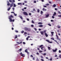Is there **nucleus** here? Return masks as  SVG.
<instances>
[{
  "instance_id": "62",
  "label": "nucleus",
  "mask_w": 61,
  "mask_h": 61,
  "mask_svg": "<svg viewBox=\"0 0 61 61\" xmlns=\"http://www.w3.org/2000/svg\"><path fill=\"white\" fill-rule=\"evenodd\" d=\"M25 20H24L23 21V23H25Z\"/></svg>"
},
{
  "instance_id": "17",
  "label": "nucleus",
  "mask_w": 61,
  "mask_h": 61,
  "mask_svg": "<svg viewBox=\"0 0 61 61\" xmlns=\"http://www.w3.org/2000/svg\"><path fill=\"white\" fill-rule=\"evenodd\" d=\"M39 27H42V26H43L42 25H39Z\"/></svg>"
},
{
  "instance_id": "14",
  "label": "nucleus",
  "mask_w": 61,
  "mask_h": 61,
  "mask_svg": "<svg viewBox=\"0 0 61 61\" xmlns=\"http://www.w3.org/2000/svg\"><path fill=\"white\" fill-rule=\"evenodd\" d=\"M43 46V45H42L40 46H39V47H40V48H41V47Z\"/></svg>"
},
{
  "instance_id": "55",
  "label": "nucleus",
  "mask_w": 61,
  "mask_h": 61,
  "mask_svg": "<svg viewBox=\"0 0 61 61\" xmlns=\"http://www.w3.org/2000/svg\"><path fill=\"white\" fill-rule=\"evenodd\" d=\"M46 53H44L43 54V56H46Z\"/></svg>"
},
{
  "instance_id": "23",
  "label": "nucleus",
  "mask_w": 61,
  "mask_h": 61,
  "mask_svg": "<svg viewBox=\"0 0 61 61\" xmlns=\"http://www.w3.org/2000/svg\"><path fill=\"white\" fill-rule=\"evenodd\" d=\"M56 15V12H54V14L53 15Z\"/></svg>"
},
{
  "instance_id": "37",
  "label": "nucleus",
  "mask_w": 61,
  "mask_h": 61,
  "mask_svg": "<svg viewBox=\"0 0 61 61\" xmlns=\"http://www.w3.org/2000/svg\"><path fill=\"white\" fill-rule=\"evenodd\" d=\"M24 32V31L22 30V31L21 32V33H23Z\"/></svg>"
},
{
  "instance_id": "7",
  "label": "nucleus",
  "mask_w": 61,
  "mask_h": 61,
  "mask_svg": "<svg viewBox=\"0 0 61 61\" xmlns=\"http://www.w3.org/2000/svg\"><path fill=\"white\" fill-rule=\"evenodd\" d=\"M40 32L41 33V35H43L44 34V32L43 31H40Z\"/></svg>"
},
{
  "instance_id": "48",
  "label": "nucleus",
  "mask_w": 61,
  "mask_h": 61,
  "mask_svg": "<svg viewBox=\"0 0 61 61\" xmlns=\"http://www.w3.org/2000/svg\"><path fill=\"white\" fill-rule=\"evenodd\" d=\"M52 18H53V19H54V18H55V17L53 16H52Z\"/></svg>"
},
{
  "instance_id": "40",
  "label": "nucleus",
  "mask_w": 61,
  "mask_h": 61,
  "mask_svg": "<svg viewBox=\"0 0 61 61\" xmlns=\"http://www.w3.org/2000/svg\"><path fill=\"white\" fill-rule=\"evenodd\" d=\"M24 34L25 35H26V34H27V33H26V32H24Z\"/></svg>"
},
{
  "instance_id": "51",
  "label": "nucleus",
  "mask_w": 61,
  "mask_h": 61,
  "mask_svg": "<svg viewBox=\"0 0 61 61\" xmlns=\"http://www.w3.org/2000/svg\"><path fill=\"white\" fill-rule=\"evenodd\" d=\"M44 48V47H41V49L42 50H43V48Z\"/></svg>"
},
{
  "instance_id": "54",
  "label": "nucleus",
  "mask_w": 61,
  "mask_h": 61,
  "mask_svg": "<svg viewBox=\"0 0 61 61\" xmlns=\"http://www.w3.org/2000/svg\"><path fill=\"white\" fill-rule=\"evenodd\" d=\"M29 15H31V13H30L29 14Z\"/></svg>"
},
{
  "instance_id": "27",
  "label": "nucleus",
  "mask_w": 61,
  "mask_h": 61,
  "mask_svg": "<svg viewBox=\"0 0 61 61\" xmlns=\"http://www.w3.org/2000/svg\"><path fill=\"white\" fill-rule=\"evenodd\" d=\"M48 50H50V49H51L50 47H48Z\"/></svg>"
},
{
  "instance_id": "21",
  "label": "nucleus",
  "mask_w": 61,
  "mask_h": 61,
  "mask_svg": "<svg viewBox=\"0 0 61 61\" xmlns=\"http://www.w3.org/2000/svg\"><path fill=\"white\" fill-rule=\"evenodd\" d=\"M41 15H42L43 14V12L42 11H41Z\"/></svg>"
},
{
  "instance_id": "30",
  "label": "nucleus",
  "mask_w": 61,
  "mask_h": 61,
  "mask_svg": "<svg viewBox=\"0 0 61 61\" xmlns=\"http://www.w3.org/2000/svg\"><path fill=\"white\" fill-rule=\"evenodd\" d=\"M9 1L10 2V3H12V1L11 0H9Z\"/></svg>"
},
{
  "instance_id": "41",
  "label": "nucleus",
  "mask_w": 61,
  "mask_h": 61,
  "mask_svg": "<svg viewBox=\"0 0 61 61\" xmlns=\"http://www.w3.org/2000/svg\"><path fill=\"white\" fill-rule=\"evenodd\" d=\"M32 23H33V24L34 23V21L33 20H32Z\"/></svg>"
},
{
  "instance_id": "2",
  "label": "nucleus",
  "mask_w": 61,
  "mask_h": 61,
  "mask_svg": "<svg viewBox=\"0 0 61 61\" xmlns=\"http://www.w3.org/2000/svg\"><path fill=\"white\" fill-rule=\"evenodd\" d=\"M46 41H47V42H48L49 43H52V42L49 41L48 40H46Z\"/></svg>"
},
{
  "instance_id": "31",
  "label": "nucleus",
  "mask_w": 61,
  "mask_h": 61,
  "mask_svg": "<svg viewBox=\"0 0 61 61\" xmlns=\"http://www.w3.org/2000/svg\"><path fill=\"white\" fill-rule=\"evenodd\" d=\"M15 21V20H12V21H10V22H14Z\"/></svg>"
},
{
  "instance_id": "61",
  "label": "nucleus",
  "mask_w": 61,
  "mask_h": 61,
  "mask_svg": "<svg viewBox=\"0 0 61 61\" xmlns=\"http://www.w3.org/2000/svg\"><path fill=\"white\" fill-rule=\"evenodd\" d=\"M24 9H26V7H25L24 8Z\"/></svg>"
},
{
  "instance_id": "38",
  "label": "nucleus",
  "mask_w": 61,
  "mask_h": 61,
  "mask_svg": "<svg viewBox=\"0 0 61 61\" xmlns=\"http://www.w3.org/2000/svg\"><path fill=\"white\" fill-rule=\"evenodd\" d=\"M31 27H34V25H31Z\"/></svg>"
},
{
  "instance_id": "4",
  "label": "nucleus",
  "mask_w": 61,
  "mask_h": 61,
  "mask_svg": "<svg viewBox=\"0 0 61 61\" xmlns=\"http://www.w3.org/2000/svg\"><path fill=\"white\" fill-rule=\"evenodd\" d=\"M7 5H8V6H9V5H10V4L9 2V1H7Z\"/></svg>"
},
{
  "instance_id": "16",
  "label": "nucleus",
  "mask_w": 61,
  "mask_h": 61,
  "mask_svg": "<svg viewBox=\"0 0 61 61\" xmlns=\"http://www.w3.org/2000/svg\"><path fill=\"white\" fill-rule=\"evenodd\" d=\"M56 6V4H54L53 5V7H55Z\"/></svg>"
},
{
  "instance_id": "24",
  "label": "nucleus",
  "mask_w": 61,
  "mask_h": 61,
  "mask_svg": "<svg viewBox=\"0 0 61 61\" xmlns=\"http://www.w3.org/2000/svg\"><path fill=\"white\" fill-rule=\"evenodd\" d=\"M13 5H14L13 6L14 7H15V6H16V5H15V4H13Z\"/></svg>"
},
{
  "instance_id": "11",
  "label": "nucleus",
  "mask_w": 61,
  "mask_h": 61,
  "mask_svg": "<svg viewBox=\"0 0 61 61\" xmlns=\"http://www.w3.org/2000/svg\"><path fill=\"white\" fill-rule=\"evenodd\" d=\"M18 5H22V3H18Z\"/></svg>"
},
{
  "instance_id": "25",
  "label": "nucleus",
  "mask_w": 61,
  "mask_h": 61,
  "mask_svg": "<svg viewBox=\"0 0 61 61\" xmlns=\"http://www.w3.org/2000/svg\"><path fill=\"white\" fill-rule=\"evenodd\" d=\"M7 10L8 11H9L10 10V7H9L8 9H7Z\"/></svg>"
},
{
  "instance_id": "45",
  "label": "nucleus",
  "mask_w": 61,
  "mask_h": 61,
  "mask_svg": "<svg viewBox=\"0 0 61 61\" xmlns=\"http://www.w3.org/2000/svg\"><path fill=\"white\" fill-rule=\"evenodd\" d=\"M23 44L24 45H25V42H23Z\"/></svg>"
},
{
  "instance_id": "35",
  "label": "nucleus",
  "mask_w": 61,
  "mask_h": 61,
  "mask_svg": "<svg viewBox=\"0 0 61 61\" xmlns=\"http://www.w3.org/2000/svg\"><path fill=\"white\" fill-rule=\"evenodd\" d=\"M15 32H16V33H18V31L17 30H15Z\"/></svg>"
},
{
  "instance_id": "12",
  "label": "nucleus",
  "mask_w": 61,
  "mask_h": 61,
  "mask_svg": "<svg viewBox=\"0 0 61 61\" xmlns=\"http://www.w3.org/2000/svg\"><path fill=\"white\" fill-rule=\"evenodd\" d=\"M18 51H19V52H21L22 51V49L21 48L19 50H18Z\"/></svg>"
},
{
  "instance_id": "32",
  "label": "nucleus",
  "mask_w": 61,
  "mask_h": 61,
  "mask_svg": "<svg viewBox=\"0 0 61 61\" xmlns=\"http://www.w3.org/2000/svg\"><path fill=\"white\" fill-rule=\"evenodd\" d=\"M49 16V15H46V16L45 17V18H47V17H48Z\"/></svg>"
},
{
  "instance_id": "64",
  "label": "nucleus",
  "mask_w": 61,
  "mask_h": 61,
  "mask_svg": "<svg viewBox=\"0 0 61 61\" xmlns=\"http://www.w3.org/2000/svg\"><path fill=\"white\" fill-rule=\"evenodd\" d=\"M58 13L59 14H61V12L60 11H59L58 12Z\"/></svg>"
},
{
  "instance_id": "60",
  "label": "nucleus",
  "mask_w": 61,
  "mask_h": 61,
  "mask_svg": "<svg viewBox=\"0 0 61 61\" xmlns=\"http://www.w3.org/2000/svg\"><path fill=\"white\" fill-rule=\"evenodd\" d=\"M58 28H61V26H58Z\"/></svg>"
},
{
  "instance_id": "29",
  "label": "nucleus",
  "mask_w": 61,
  "mask_h": 61,
  "mask_svg": "<svg viewBox=\"0 0 61 61\" xmlns=\"http://www.w3.org/2000/svg\"><path fill=\"white\" fill-rule=\"evenodd\" d=\"M48 25H49V26H51V25L49 23L48 24Z\"/></svg>"
},
{
  "instance_id": "39",
  "label": "nucleus",
  "mask_w": 61,
  "mask_h": 61,
  "mask_svg": "<svg viewBox=\"0 0 61 61\" xmlns=\"http://www.w3.org/2000/svg\"><path fill=\"white\" fill-rule=\"evenodd\" d=\"M51 39H52V40H54V39L53 38H51Z\"/></svg>"
},
{
  "instance_id": "52",
  "label": "nucleus",
  "mask_w": 61,
  "mask_h": 61,
  "mask_svg": "<svg viewBox=\"0 0 61 61\" xmlns=\"http://www.w3.org/2000/svg\"><path fill=\"white\" fill-rule=\"evenodd\" d=\"M56 36L57 38H58V36H57V35H56Z\"/></svg>"
},
{
  "instance_id": "63",
  "label": "nucleus",
  "mask_w": 61,
  "mask_h": 61,
  "mask_svg": "<svg viewBox=\"0 0 61 61\" xmlns=\"http://www.w3.org/2000/svg\"><path fill=\"white\" fill-rule=\"evenodd\" d=\"M11 13H13V14H15V13L14 12H11Z\"/></svg>"
},
{
  "instance_id": "47",
  "label": "nucleus",
  "mask_w": 61,
  "mask_h": 61,
  "mask_svg": "<svg viewBox=\"0 0 61 61\" xmlns=\"http://www.w3.org/2000/svg\"><path fill=\"white\" fill-rule=\"evenodd\" d=\"M59 53H61V51H60V50H59Z\"/></svg>"
},
{
  "instance_id": "13",
  "label": "nucleus",
  "mask_w": 61,
  "mask_h": 61,
  "mask_svg": "<svg viewBox=\"0 0 61 61\" xmlns=\"http://www.w3.org/2000/svg\"><path fill=\"white\" fill-rule=\"evenodd\" d=\"M45 35L46 36V37H47V36H48V35H47V34H46V33H45Z\"/></svg>"
},
{
  "instance_id": "56",
  "label": "nucleus",
  "mask_w": 61,
  "mask_h": 61,
  "mask_svg": "<svg viewBox=\"0 0 61 61\" xmlns=\"http://www.w3.org/2000/svg\"><path fill=\"white\" fill-rule=\"evenodd\" d=\"M21 56H24V54H22V55H21Z\"/></svg>"
},
{
  "instance_id": "49",
  "label": "nucleus",
  "mask_w": 61,
  "mask_h": 61,
  "mask_svg": "<svg viewBox=\"0 0 61 61\" xmlns=\"http://www.w3.org/2000/svg\"><path fill=\"white\" fill-rule=\"evenodd\" d=\"M34 30H35V31H36L37 30L36 28H34Z\"/></svg>"
},
{
  "instance_id": "36",
  "label": "nucleus",
  "mask_w": 61,
  "mask_h": 61,
  "mask_svg": "<svg viewBox=\"0 0 61 61\" xmlns=\"http://www.w3.org/2000/svg\"><path fill=\"white\" fill-rule=\"evenodd\" d=\"M33 11H36V10H35V8H34L33 9Z\"/></svg>"
},
{
  "instance_id": "46",
  "label": "nucleus",
  "mask_w": 61,
  "mask_h": 61,
  "mask_svg": "<svg viewBox=\"0 0 61 61\" xmlns=\"http://www.w3.org/2000/svg\"><path fill=\"white\" fill-rule=\"evenodd\" d=\"M26 40H28V37L26 38Z\"/></svg>"
},
{
  "instance_id": "18",
  "label": "nucleus",
  "mask_w": 61,
  "mask_h": 61,
  "mask_svg": "<svg viewBox=\"0 0 61 61\" xmlns=\"http://www.w3.org/2000/svg\"><path fill=\"white\" fill-rule=\"evenodd\" d=\"M15 38L16 39V38H17V36L16 35H15Z\"/></svg>"
},
{
  "instance_id": "10",
  "label": "nucleus",
  "mask_w": 61,
  "mask_h": 61,
  "mask_svg": "<svg viewBox=\"0 0 61 61\" xmlns=\"http://www.w3.org/2000/svg\"><path fill=\"white\" fill-rule=\"evenodd\" d=\"M27 31H30L31 29L29 28H28Z\"/></svg>"
},
{
  "instance_id": "6",
  "label": "nucleus",
  "mask_w": 61,
  "mask_h": 61,
  "mask_svg": "<svg viewBox=\"0 0 61 61\" xmlns=\"http://www.w3.org/2000/svg\"><path fill=\"white\" fill-rule=\"evenodd\" d=\"M9 17V19H10V21H12V19H11V17L10 16Z\"/></svg>"
},
{
  "instance_id": "1",
  "label": "nucleus",
  "mask_w": 61,
  "mask_h": 61,
  "mask_svg": "<svg viewBox=\"0 0 61 61\" xmlns=\"http://www.w3.org/2000/svg\"><path fill=\"white\" fill-rule=\"evenodd\" d=\"M23 14L25 15H28V14L26 12H23Z\"/></svg>"
},
{
  "instance_id": "53",
  "label": "nucleus",
  "mask_w": 61,
  "mask_h": 61,
  "mask_svg": "<svg viewBox=\"0 0 61 61\" xmlns=\"http://www.w3.org/2000/svg\"><path fill=\"white\" fill-rule=\"evenodd\" d=\"M34 3H36V1H34Z\"/></svg>"
},
{
  "instance_id": "42",
  "label": "nucleus",
  "mask_w": 61,
  "mask_h": 61,
  "mask_svg": "<svg viewBox=\"0 0 61 61\" xmlns=\"http://www.w3.org/2000/svg\"><path fill=\"white\" fill-rule=\"evenodd\" d=\"M36 54H37V55H39V53H38L37 52V53H36Z\"/></svg>"
},
{
  "instance_id": "33",
  "label": "nucleus",
  "mask_w": 61,
  "mask_h": 61,
  "mask_svg": "<svg viewBox=\"0 0 61 61\" xmlns=\"http://www.w3.org/2000/svg\"><path fill=\"white\" fill-rule=\"evenodd\" d=\"M46 30H44V31L43 32H44V33H46Z\"/></svg>"
},
{
  "instance_id": "8",
  "label": "nucleus",
  "mask_w": 61,
  "mask_h": 61,
  "mask_svg": "<svg viewBox=\"0 0 61 61\" xmlns=\"http://www.w3.org/2000/svg\"><path fill=\"white\" fill-rule=\"evenodd\" d=\"M13 3L10 5V7H12V6H13Z\"/></svg>"
},
{
  "instance_id": "28",
  "label": "nucleus",
  "mask_w": 61,
  "mask_h": 61,
  "mask_svg": "<svg viewBox=\"0 0 61 61\" xmlns=\"http://www.w3.org/2000/svg\"><path fill=\"white\" fill-rule=\"evenodd\" d=\"M57 40H59V41H60V39L59 38H57Z\"/></svg>"
},
{
  "instance_id": "34",
  "label": "nucleus",
  "mask_w": 61,
  "mask_h": 61,
  "mask_svg": "<svg viewBox=\"0 0 61 61\" xmlns=\"http://www.w3.org/2000/svg\"><path fill=\"white\" fill-rule=\"evenodd\" d=\"M27 1H24V3H25V4H26V3H27Z\"/></svg>"
},
{
  "instance_id": "15",
  "label": "nucleus",
  "mask_w": 61,
  "mask_h": 61,
  "mask_svg": "<svg viewBox=\"0 0 61 61\" xmlns=\"http://www.w3.org/2000/svg\"><path fill=\"white\" fill-rule=\"evenodd\" d=\"M43 11H46V9H45V8H43Z\"/></svg>"
},
{
  "instance_id": "50",
  "label": "nucleus",
  "mask_w": 61,
  "mask_h": 61,
  "mask_svg": "<svg viewBox=\"0 0 61 61\" xmlns=\"http://www.w3.org/2000/svg\"><path fill=\"white\" fill-rule=\"evenodd\" d=\"M39 52H40V53L42 52V51H40Z\"/></svg>"
},
{
  "instance_id": "22",
  "label": "nucleus",
  "mask_w": 61,
  "mask_h": 61,
  "mask_svg": "<svg viewBox=\"0 0 61 61\" xmlns=\"http://www.w3.org/2000/svg\"><path fill=\"white\" fill-rule=\"evenodd\" d=\"M27 49H26L25 51V52H26V53H27V52H28V51H27Z\"/></svg>"
},
{
  "instance_id": "57",
  "label": "nucleus",
  "mask_w": 61,
  "mask_h": 61,
  "mask_svg": "<svg viewBox=\"0 0 61 61\" xmlns=\"http://www.w3.org/2000/svg\"><path fill=\"white\" fill-rule=\"evenodd\" d=\"M43 7H46V6L45 5H44L43 6Z\"/></svg>"
},
{
  "instance_id": "9",
  "label": "nucleus",
  "mask_w": 61,
  "mask_h": 61,
  "mask_svg": "<svg viewBox=\"0 0 61 61\" xmlns=\"http://www.w3.org/2000/svg\"><path fill=\"white\" fill-rule=\"evenodd\" d=\"M28 28H25V31H27Z\"/></svg>"
},
{
  "instance_id": "58",
  "label": "nucleus",
  "mask_w": 61,
  "mask_h": 61,
  "mask_svg": "<svg viewBox=\"0 0 61 61\" xmlns=\"http://www.w3.org/2000/svg\"><path fill=\"white\" fill-rule=\"evenodd\" d=\"M41 61H44V60L43 59H41Z\"/></svg>"
},
{
  "instance_id": "5",
  "label": "nucleus",
  "mask_w": 61,
  "mask_h": 61,
  "mask_svg": "<svg viewBox=\"0 0 61 61\" xmlns=\"http://www.w3.org/2000/svg\"><path fill=\"white\" fill-rule=\"evenodd\" d=\"M20 43L18 42H17V43H18V44H22V41H20Z\"/></svg>"
},
{
  "instance_id": "43",
  "label": "nucleus",
  "mask_w": 61,
  "mask_h": 61,
  "mask_svg": "<svg viewBox=\"0 0 61 61\" xmlns=\"http://www.w3.org/2000/svg\"><path fill=\"white\" fill-rule=\"evenodd\" d=\"M12 1L13 3L15 2V0H12Z\"/></svg>"
},
{
  "instance_id": "3",
  "label": "nucleus",
  "mask_w": 61,
  "mask_h": 61,
  "mask_svg": "<svg viewBox=\"0 0 61 61\" xmlns=\"http://www.w3.org/2000/svg\"><path fill=\"white\" fill-rule=\"evenodd\" d=\"M57 49H55V50H53V52H56V51H57Z\"/></svg>"
},
{
  "instance_id": "44",
  "label": "nucleus",
  "mask_w": 61,
  "mask_h": 61,
  "mask_svg": "<svg viewBox=\"0 0 61 61\" xmlns=\"http://www.w3.org/2000/svg\"><path fill=\"white\" fill-rule=\"evenodd\" d=\"M49 5V4L48 3H47L46 4V5Z\"/></svg>"
},
{
  "instance_id": "19",
  "label": "nucleus",
  "mask_w": 61,
  "mask_h": 61,
  "mask_svg": "<svg viewBox=\"0 0 61 61\" xmlns=\"http://www.w3.org/2000/svg\"><path fill=\"white\" fill-rule=\"evenodd\" d=\"M20 17L21 19H23V17H22V16H20Z\"/></svg>"
},
{
  "instance_id": "20",
  "label": "nucleus",
  "mask_w": 61,
  "mask_h": 61,
  "mask_svg": "<svg viewBox=\"0 0 61 61\" xmlns=\"http://www.w3.org/2000/svg\"><path fill=\"white\" fill-rule=\"evenodd\" d=\"M40 11V10H39V9H38L37 10V12L38 13H39Z\"/></svg>"
},
{
  "instance_id": "59",
  "label": "nucleus",
  "mask_w": 61,
  "mask_h": 61,
  "mask_svg": "<svg viewBox=\"0 0 61 61\" xmlns=\"http://www.w3.org/2000/svg\"><path fill=\"white\" fill-rule=\"evenodd\" d=\"M41 58H43V57L42 56H41Z\"/></svg>"
},
{
  "instance_id": "26",
  "label": "nucleus",
  "mask_w": 61,
  "mask_h": 61,
  "mask_svg": "<svg viewBox=\"0 0 61 61\" xmlns=\"http://www.w3.org/2000/svg\"><path fill=\"white\" fill-rule=\"evenodd\" d=\"M42 24H43V23L41 22H39L38 23V24H40V25H41Z\"/></svg>"
}]
</instances>
